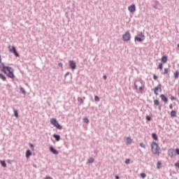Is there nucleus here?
Segmentation results:
<instances>
[{"label":"nucleus","instance_id":"obj_33","mask_svg":"<svg viewBox=\"0 0 179 179\" xmlns=\"http://www.w3.org/2000/svg\"><path fill=\"white\" fill-rule=\"evenodd\" d=\"M141 148H143V149H146V145L143 143H140Z\"/></svg>","mask_w":179,"mask_h":179},{"label":"nucleus","instance_id":"obj_49","mask_svg":"<svg viewBox=\"0 0 179 179\" xmlns=\"http://www.w3.org/2000/svg\"><path fill=\"white\" fill-rule=\"evenodd\" d=\"M44 179H52V178L50 176H46Z\"/></svg>","mask_w":179,"mask_h":179},{"label":"nucleus","instance_id":"obj_51","mask_svg":"<svg viewBox=\"0 0 179 179\" xmlns=\"http://www.w3.org/2000/svg\"><path fill=\"white\" fill-rule=\"evenodd\" d=\"M134 86L136 89H138V85H136V83H134Z\"/></svg>","mask_w":179,"mask_h":179},{"label":"nucleus","instance_id":"obj_52","mask_svg":"<svg viewBox=\"0 0 179 179\" xmlns=\"http://www.w3.org/2000/svg\"><path fill=\"white\" fill-rule=\"evenodd\" d=\"M115 179H120V176H115Z\"/></svg>","mask_w":179,"mask_h":179},{"label":"nucleus","instance_id":"obj_54","mask_svg":"<svg viewBox=\"0 0 179 179\" xmlns=\"http://www.w3.org/2000/svg\"><path fill=\"white\" fill-rule=\"evenodd\" d=\"M161 108H162V106H159V110H161Z\"/></svg>","mask_w":179,"mask_h":179},{"label":"nucleus","instance_id":"obj_11","mask_svg":"<svg viewBox=\"0 0 179 179\" xmlns=\"http://www.w3.org/2000/svg\"><path fill=\"white\" fill-rule=\"evenodd\" d=\"M160 97H161V99L162 100V101H164V103H165V104H167V103H169V99L166 97V95L161 94Z\"/></svg>","mask_w":179,"mask_h":179},{"label":"nucleus","instance_id":"obj_38","mask_svg":"<svg viewBox=\"0 0 179 179\" xmlns=\"http://www.w3.org/2000/svg\"><path fill=\"white\" fill-rule=\"evenodd\" d=\"M166 73H169V69H164V75H166Z\"/></svg>","mask_w":179,"mask_h":179},{"label":"nucleus","instance_id":"obj_36","mask_svg":"<svg viewBox=\"0 0 179 179\" xmlns=\"http://www.w3.org/2000/svg\"><path fill=\"white\" fill-rule=\"evenodd\" d=\"M145 118H146L147 121H152V117H150V116H149V115H147L145 117Z\"/></svg>","mask_w":179,"mask_h":179},{"label":"nucleus","instance_id":"obj_26","mask_svg":"<svg viewBox=\"0 0 179 179\" xmlns=\"http://www.w3.org/2000/svg\"><path fill=\"white\" fill-rule=\"evenodd\" d=\"M55 127H56L57 129H62V126H61L59 123H57Z\"/></svg>","mask_w":179,"mask_h":179},{"label":"nucleus","instance_id":"obj_23","mask_svg":"<svg viewBox=\"0 0 179 179\" xmlns=\"http://www.w3.org/2000/svg\"><path fill=\"white\" fill-rule=\"evenodd\" d=\"M14 111V115L16 117V118L19 117V113H17V110L13 109Z\"/></svg>","mask_w":179,"mask_h":179},{"label":"nucleus","instance_id":"obj_47","mask_svg":"<svg viewBox=\"0 0 179 179\" xmlns=\"http://www.w3.org/2000/svg\"><path fill=\"white\" fill-rule=\"evenodd\" d=\"M69 73H70L69 72H66L64 75V78H66V76H68V75H69Z\"/></svg>","mask_w":179,"mask_h":179},{"label":"nucleus","instance_id":"obj_9","mask_svg":"<svg viewBox=\"0 0 179 179\" xmlns=\"http://www.w3.org/2000/svg\"><path fill=\"white\" fill-rule=\"evenodd\" d=\"M128 10L130 12V13H135L136 11V7L135 6V4H131L128 7Z\"/></svg>","mask_w":179,"mask_h":179},{"label":"nucleus","instance_id":"obj_56","mask_svg":"<svg viewBox=\"0 0 179 179\" xmlns=\"http://www.w3.org/2000/svg\"><path fill=\"white\" fill-rule=\"evenodd\" d=\"M178 66H179V64H178Z\"/></svg>","mask_w":179,"mask_h":179},{"label":"nucleus","instance_id":"obj_48","mask_svg":"<svg viewBox=\"0 0 179 179\" xmlns=\"http://www.w3.org/2000/svg\"><path fill=\"white\" fill-rule=\"evenodd\" d=\"M169 108H170L171 110H173V104H170V105H169Z\"/></svg>","mask_w":179,"mask_h":179},{"label":"nucleus","instance_id":"obj_34","mask_svg":"<svg viewBox=\"0 0 179 179\" xmlns=\"http://www.w3.org/2000/svg\"><path fill=\"white\" fill-rule=\"evenodd\" d=\"M158 68H159V69H163V63H159Z\"/></svg>","mask_w":179,"mask_h":179},{"label":"nucleus","instance_id":"obj_25","mask_svg":"<svg viewBox=\"0 0 179 179\" xmlns=\"http://www.w3.org/2000/svg\"><path fill=\"white\" fill-rule=\"evenodd\" d=\"M20 90L21 93H22V94H26V91L24 90V89L22 87H20Z\"/></svg>","mask_w":179,"mask_h":179},{"label":"nucleus","instance_id":"obj_2","mask_svg":"<svg viewBox=\"0 0 179 179\" xmlns=\"http://www.w3.org/2000/svg\"><path fill=\"white\" fill-rule=\"evenodd\" d=\"M1 72L7 75L8 78H10V79H13L15 78V74L13 73V69L10 66H4L1 67Z\"/></svg>","mask_w":179,"mask_h":179},{"label":"nucleus","instance_id":"obj_27","mask_svg":"<svg viewBox=\"0 0 179 179\" xmlns=\"http://www.w3.org/2000/svg\"><path fill=\"white\" fill-rule=\"evenodd\" d=\"M157 169H162V162H158L157 164Z\"/></svg>","mask_w":179,"mask_h":179},{"label":"nucleus","instance_id":"obj_8","mask_svg":"<svg viewBox=\"0 0 179 179\" xmlns=\"http://www.w3.org/2000/svg\"><path fill=\"white\" fill-rule=\"evenodd\" d=\"M69 65L70 69H73V70L76 69V63L73 60H69Z\"/></svg>","mask_w":179,"mask_h":179},{"label":"nucleus","instance_id":"obj_17","mask_svg":"<svg viewBox=\"0 0 179 179\" xmlns=\"http://www.w3.org/2000/svg\"><path fill=\"white\" fill-rule=\"evenodd\" d=\"M31 155V151H30V150H27L26 151V157H27V159H29V157H30Z\"/></svg>","mask_w":179,"mask_h":179},{"label":"nucleus","instance_id":"obj_12","mask_svg":"<svg viewBox=\"0 0 179 179\" xmlns=\"http://www.w3.org/2000/svg\"><path fill=\"white\" fill-rule=\"evenodd\" d=\"M49 150L51 152V153H53V155H58V150H57L54 147L50 146L49 147Z\"/></svg>","mask_w":179,"mask_h":179},{"label":"nucleus","instance_id":"obj_13","mask_svg":"<svg viewBox=\"0 0 179 179\" xmlns=\"http://www.w3.org/2000/svg\"><path fill=\"white\" fill-rule=\"evenodd\" d=\"M58 123V121H57V119L55 118H52L50 120V124H52V125L55 126Z\"/></svg>","mask_w":179,"mask_h":179},{"label":"nucleus","instance_id":"obj_3","mask_svg":"<svg viewBox=\"0 0 179 179\" xmlns=\"http://www.w3.org/2000/svg\"><path fill=\"white\" fill-rule=\"evenodd\" d=\"M151 152L153 155L159 156L160 155V147H159V144L155 141H152L151 143Z\"/></svg>","mask_w":179,"mask_h":179},{"label":"nucleus","instance_id":"obj_4","mask_svg":"<svg viewBox=\"0 0 179 179\" xmlns=\"http://www.w3.org/2000/svg\"><path fill=\"white\" fill-rule=\"evenodd\" d=\"M143 40H145V34H143L142 32L138 34L134 38V41H138V43H142Z\"/></svg>","mask_w":179,"mask_h":179},{"label":"nucleus","instance_id":"obj_40","mask_svg":"<svg viewBox=\"0 0 179 179\" xmlns=\"http://www.w3.org/2000/svg\"><path fill=\"white\" fill-rule=\"evenodd\" d=\"M29 146L32 149V150H34V145H33L32 143H29Z\"/></svg>","mask_w":179,"mask_h":179},{"label":"nucleus","instance_id":"obj_30","mask_svg":"<svg viewBox=\"0 0 179 179\" xmlns=\"http://www.w3.org/2000/svg\"><path fill=\"white\" fill-rule=\"evenodd\" d=\"M83 122H85V124H89V119L87 117H85L83 119Z\"/></svg>","mask_w":179,"mask_h":179},{"label":"nucleus","instance_id":"obj_21","mask_svg":"<svg viewBox=\"0 0 179 179\" xmlns=\"http://www.w3.org/2000/svg\"><path fill=\"white\" fill-rule=\"evenodd\" d=\"M176 115H177V112H176V110H171V117H176Z\"/></svg>","mask_w":179,"mask_h":179},{"label":"nucleus","instance_id":"obj_19","mask_svg":"<svg viewBox=\"0 0 179 179\" xmlns=\"http://www.w3.org/2000/svg\"><path fill=\"white\" fill-rule=\"evenodd\" d=\"M161 60H162V62H163L164 64H166V62H167V56H162Z\"/></svg>","mask_w":179,"mask_h":179},{"label":"nucleus","instance_id":"obj_44","mask_svg":"<svg viewBox=\"0 0 179 179\" xmlns=\"http://www.w3.org/2000/svg\"><path fill=\"white\" fill-rule=\"evenodd\" d=\"M171 100H172V101L176 100V98L174 97V96H171Z\"/></svg>","mask_w":179,"mask_h":179},{"label":"nucleus","instance_id":"obj_14","mask_svg":"<svg viewBox=\"0 0 179 179\" xmlns=\"http://www.w3.org/2000/svg\"><path fill=\"white\" fill-rule=\"evenodd\" d=\"M53 138H55V141H57V142H59V141H61V136L58 135V134H53Z\"/></svg>","mask_w":179,"mask_h":179},{"label":"nucleus","instance_id":"obj_55","mask_svg":"<svg viewBox=\"0 0 179 179\" xmlns=\"http://www.w3.org/2000/svg\"><path fill=\"white\" fill-rule=\"evenodd\" d=\"M178 47L179 48V43L178 44Z\"/></svg>","mask_w":179,"mask_h":179},{"label":"nucleus","instance_id":"obj_43","mask_svg":"<svg viewBox=\"0 0 179 179\" xmlns=\"http://www.w3.org/2000/svg\"><path fill=\"white\" fill-rule=\"evenodd\" d=\"M153 79H154L155 80H157V76L154 75V76H153Z\"/></svg>","mask_w":179,"mask_h":179},{"label":"nucleus","instance_id":"obj_7","mask_svg":"<svg viewBox=\"0 0 179 179\" xmlns=\"http://www.w3.org/2000/svg\"><path fill=\"white\" fill-rule=\"evenodd\" d=\"M162 92V84H159L157 87H155L154 89V93L155 96H159V92Z\"/></svg>","mask_w":179,"mask_h":179},{"label":"nucleus","instance_id":"obj_1","mask_svg":"<svg viewBox=\"0 0 179 179\" xmlns=\"http://www.w3.org/2000/svg\"><path fill=\"white\" fill-rule=\"evenodd\" d=\"M1 72L7 75L8 78H10V79H13L15 78V74L13 73V69L10 66H4L1 67Z\"/></svg>","mask_w":179,"mask_h":179},{"label":"nucleus","instance_id":"obj_18","mask_svg":"<svg viewBox=\"0 0 179 179\" xmlns=\"http://www.w3.org/2000/svg\"><path fill=\"white\" fill-rule=\"evenodd\" d=\"M94 162V159H93V157H90L87 160V164H92V163Z\"/></svg>","mask_w":179,"mask_h":179},{"label":"nucleus","instance_id":"obj_39","mask_svg":"<svg viewBox=\"0 0 179 179\" xmlns=\"http://www.w3.org/2000/svg\"><path fill=\"white\" fill-rule=\"evenodd\" d=\"M7 163H8V164H12V163H13V160H10V159H8Z\"/></svg>","mask_w":179,"mask_h":179},{"label":"nucleus","instance_id":"obj_6","mask_svg":"<svg viewBox=\"0 0 179 179\" xmlns=\"http://www.w3.org/2000/svg\"><path fill=\"white\" fill-rule=\"evenodd\" d=\"M122 38L124 41H129V40H131V34L129 31L125 32L122 36Z\"/></svg>","mask_w":179,"mask_h":179},{"label":"nucleus","instance_id":"obj_15","mask_svg":"<svg viewBox=\"0 0 179 179\" xmlns=\"http://www.w3.org/2000/svg\"><path fill=\"white\" fill-rule=\"evenodd\" d=\"M152 138L154 141H157L159 139V137L157 136V134L156 133L152 134Z\"/></svg>","mask_w":179,"mask_h":179},{"label":"nucleus","instance_id":"obj_24","mask_svg":"<svg viewBox=\"0 0 179 179\" xmlns=\"http://www.w3.org/2000/svg\"><path fill=\"white\" fill-rule=\"evenodd\" d=\"M5 64L2 62V58L1 57V55H0V69L3 68Z\"/></svg>","mask_w":179,"mask_h":179},{"label":"nucleus","instance_id":"obj_37","mask_svg":"<svg viewBox=\"0 0 179 179\" xmlns=\"http://www.w3.org/2000/svg\"><path fill=\"white\" fill-rule=\"evenodd\" d=\"M129 162H130V159H126L125 161H124V163L126 164H129Z\"/></svg>","mask_w":179,"mask_h":179},{"label":"nucleus","instance_id":"obj_50","mask_svg":"<svg viewBox=\"0 0 179 179\" xmlns=\"http://www.w3.org/2000/svg\"><path fill=\"white\" fill-rule=\"evenodd\" d=\"M103 79L106 80H107V76H103Z\"/></svg>","mask_w":179,"mask_h":179},{"label":"nucleus","instance_id":"obj_16","mask_svg":"<svg viewBox=\"0 0 179 179\" xmlns=\"http://www.w3.org/2000/svg\"><path fill=\"white\" fill-rule=\"evenodd\" d=\"M126 141L127 145H131L132 143V138H131V137H127Z\"/></svg>","mask_w":179,"mask_h":179},{"label":"nucleus","instance_id":"obj_10","mask_svg":"<svg viewBox=\"0 0 179 179\" xmlns=\"http://www.w3.org/2000/svg\"><path fill=\"white\" fill-rule=\"evenodd\" d=\"M168 155L170 156V157H174V155H176V151L174 149L171 148L168 150Z\"/></svg>","mask_w":179,"mask_h":179},{"label":"nucleus","instance_id":"obj_41","mask_svg":"<svg viewBox=\"0 0 179 179\" xmlns=\"http://www.w3.org/2000/svg\"><path fill=\"white\" fill-rule=\"evenodd\" d=\"M138 90H139V92H141V93H142V92L143 90V87H139Z\"/></svg>","mask_w":179,"mask_h":179},{"label":"nucleus","instance_id":"obj_32","mask_svg":"<svg viewBox=\"0 0 179 179\" xmlns=\"http://www.w3.org/2000/svg\"><path fill=\"white\" fill-rule=\"evenodd\" d=\"M94 101L96 102H99V101H100V98L98 96H95Z\"/></svg>","mask_w":179,"mask_h":179},{"label":"nucleus","instance_id":"obj_45","mask_svg":"<svg viewBox=\"0 0 179 179\" xmlns=\"http://www.w3.org/2000/svg\"><path fill=\"white\" fill-rule=\"evenodd\" d=\"M175 166H176V167H178L179 168V162H176L175 164Z\"/></svg>","mask_w":179,"mask_h":179},{"label":"nucleus","instance_id":"obj_20","mask_svg":"<svg viewBox=\"0 0 179 179\" xmlns=\"http://www.w3.org/2000/svg\"><path fill=\"white\" fill-rule=\"evenodd\" d=\"M0 164L2 166V167H6V162L5 160H0Z\"/></svg>","mask_w":179,"mask_h":179},{"label":"nucleus","instance_id":"obj_22","mask_svg":"<svg viewBox=\"0 0 179 179\" xmlns=\"http://www.w3.org/2000/svg\"><path fill=\"white\" fill-rule=\"evenodd\" d=\"M0 79L5 81V80H6V77L3 74L0 73Z\"/></svg>","mask_w":179,"mask_h":179},{"label":"nucleus","instance_id":"obj_5","mask_svg":"<svg viewBox=\"0 0 179 179\" xmlns=\"http://www.w3.org/2000/svg\"><path fill=\"white\" fill-rule=\"evenodd\" d=\"M8 50H9V52H12L15 57H20L19 53L16 50V48L15 46L9 45L8 46Z\"/></svg>","mask_w":179,"mask_h":179},{"label":"nucleus","instance_id":"obj_29","mask_svg":"<svg viewBox=\"0 0 179 179\" xmlns=\"http://www.w3.org/2000/svg\"><path fill=\"white\" fill-rule=\"evenodd\" d=\"M159 103L158 99L154 100V106H159Z\"/></svg>","mask_w":179,"mask_h":179},{"label":"nucleus","instance_id":"obj_35","mask_svg":"<svg viewBox=\"0 0 179 179\" xmlns=\"http://www.w3.org/2000/svg\"><path fill=\"white\" fill-rule=\"evenodd\" d=\"M141 177L143 178H146V173H141Z\"/></svg>","mask_w":179,"mask_h":179},{"label":"nucleus","instance_id":"obj_42","mask_svg":"<svg viewBox=\"0 0 179 179\" xmlns=\"http://www.w3.org/2000/svg\"><path fill=\"white\" fill-rule=\"evenodd\" d=\"M176 154L179 155V148L176 149Z\"/></svg>","mask_w":179,"mask_h":179},{"label":"nucleus","instance_id":"obj_31","mask_svg":"<svg viewBox=\"0 0 179 179\" xmlns=\"http://www.w3.org/2000/svg\"><path fill=\"white\" fill-rule=\"evenodd\" d=\"M174 78L175 79H178V71L174 73Z\"/></svg>","mask_w":179,"mask_h":179},{"label":"nucleus","instance_id":"obj_46","mask_svg":"<svg viewBox=\"0 0 179 179\" xmlns=\"http://www.w3.org/2000/svg\"><path fill=\"white\" fill-rule=\"evenodd\" d=\"M58 65H59V66H60V68H62V66H63V64H62V62H59V63L58 64Z\"/></svg>","mask_w":179,"mask_h":179},{"label":"nucleus","instance_id":"obj_53","mask_svg":"<svg viewBox=\"0 0 179 179\" xmlns=\"http://www.w3.org/2000/svg\"><path fill=\"white\" fill-rule=\"evenodd\" d=\"M34 167H35V169H37V165L34 164Z\"/></svg>","mask_w":179,"mask_h":179},{"label":"nucleus","instance_id":"obj_28","mask_svg":"<svg viewBox=\"0 0 179 179\" xmlns=\"http://www.w3.org/2000/svg\"><path fill=\"white\" fill-rule=\"evenodd\" d=\"M78 101L79 103H80L81 104H83V103H84L83 99L82 98H80V97L78 98Z\"/></svg>","mask_w":179,"mask_h":179}]
</instances>
